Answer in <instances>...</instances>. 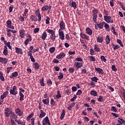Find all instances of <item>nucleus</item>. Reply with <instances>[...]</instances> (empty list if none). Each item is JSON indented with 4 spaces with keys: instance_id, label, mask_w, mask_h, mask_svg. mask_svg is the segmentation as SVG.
I'll list each match as a JSON object with an SVG mask.
<instances>
[{
    "instance_id": "nucleus-64",
    "label": "nucleus",
    "mask_w": 125,
    "mask_h": 125,
    "mask_svg": "<svg viewBox=\"0 0 125 125\" xmlns=\"http://www.w3.org/2000/svg\"><path fill=\"white\" fill-rule=\"evenodd\" d=\"M49 20H50V19L48 17H46V24H49Z\"/></svg>"
},
{
    "instance_id": "nucleus-31",
    "label": "nucleus",
    "mask_w": 125,
    "mask_h": 125,
    "mask_svg": "<svg viewBox=\"0 0 125 125\" xmlns=\"http://www.w3.org/2000/svg\"><path fill=\"white\" fill-rule=\"evenodd\" d=\"M98 102H104L105 101V99L103 98V96L102 95H100L99 96V98L97 99Z\"/></svg>"
},
{
    "instance_id": "nucleus-62",
    "label": "nucleus",
    "mask_w": 125,
    "mask_h": 125,
    "mask_svg": "<svg viewBox=\"0 0 125 125\" xmlns=\"http://www.w3.org/2000/svg\"><path fill=\"white\" fill-rule=\"evenodd\" d=\"M90 55H94V50L92 48L90 49Z\"/></svg>"
},
{
    "instance_id": "nucleus-7",
    "label": "nucleus",
    "mask_w": 125,
    "mask_h": 125,
    "mask_svg": "<svg viewBox=\"0 0 125 125\" xmlns=\"http://www.w3.org/2000/svg\"><path fill=\"white\" fill-rule=\"evenodd\" d=\"M83 66V63L81 62H76L74 63L73 67L75 68L76 70L77 71V70H79L80 68H82Z\"/></svg>"
},
{
    "instance_id": "nucleus-30",
    "label": "nucleus",
    "mask_w": 125,
    "mask_h": 125,
    "mask_svg": "<svg viewBox=\"0 0 125 125\" xmlns=\"http://www.w3.org/2000/svg\"><path fill=\"white\" fill-rule=\"evenodd\" d=\"M104 24H105V22H102L97 24V26L98 28H99V29H103V27H104Z\"/></svg>"
},
{
    "instance_id": "nucleus-41",
    "label": "nucleus",
    "mask_w": 125,
    "mask_h": 125,
    "mask_svg": "<svg viewBox=\"0 0 125 125\" xmlns=\"http://www.w3.org/2000/svg\"><path fill=\"white\" fill-rule=\"evenodd\" d=\"M44 79L43 78H42L41 80H40V84L42 86H44L45 85V84L44 83Z\"/></svg>"
},
{
    "instance_id": "nucleus-42",
    "label": "nucleus",
    "mask_w": 125,
    "mask_h": 125,
    "mask_svg": "<svg viewBox=\"0 0 125 125\" xmlns=\"http://www.w3.org/2000/svg\"><path fill=\"white\" fill-rule=\"evenodd\" d=\"M91 81H92V82H94L95 83H97L98 81H99V79H98L97 77H94L91 78Z\"/></svg>"
},
{
    "instance_id": "nucleus-56",
    "label": "nucleus",
    "mask_w": 125,
    "mask_h": 125,
    "mask_svg": "<svg viewBox=\"0 0 125 125\" xmlns=\"http://www.w3.org/2000/svg\"><path fill=\"white\" fill-rule=\"evenodd\" d=\"M111 111H112V112H114V113H116L117 108L115 106H112L111 108Z\"/></svg>"
},
{
    "instance_id": "nucleus-38",
    "label": "nucleus",
    "mask_w": 125,
    "mask_h": 125,
    "mask_svg": "<svg viewBox=\"0 0 125 125\" xmlns=\"http://www.w3.org/2000/svg\"><path fill=\"white\" fill-rule=\"evenodd\" d=\"M61 97H62V96H61V94H60V91L58 90L57 95L56 96V98H57V99H59V98H61Z\"/></svg>"
},
{
    "instance_id": "nucleus-10",
    "label": "nucleus",
    "mask_w": 125,
    "mask_h": 125,
    "mask_svg": "<svg viewBox=\"0 0 125 125\" xmlns=\"http://www.w3.org/2000/svg\"><path fill=\"white\" fill-rule=\"evenodd\" d=\"M51 5L48 6V5H46L42 8V11H45L48 10V12H50V10H51Z\"/></svg>"
},
{
    "instance_id": "nucleus-23",
    "label": "nucleus",
    "mask_w": 125,
    "mask_h": 125,
    "mask_svg": "<svg viewBox=\"0 0 125 125\" xmlns=\"http://www.w3.org/2000/svg\"><path fill=\"white\" fill-rule=\"evenodd\" d=\"M95 71L98 73V74H101V75H104V71L103 69L100 68H95Z\"/></svg>"
},
{
    "instance_id": "nucleus-25",
    "label": "nucleus",
    "mask_w": 125,
    "mask_h": 125,
    "mask_svg": "<svg viewBox=\"0 0 125 125\" xmlns=\"http://www.w3.org/2000/svg\"><path fill=\"white\" fill-rule=\"evenodd\" d=\"M18 76V72L15 71L12 73L11 76H10V79H14V78H16Z\"/></svg>"
},
{
    "instance_id": "nucleus-28",
    "label": "nucleus",
    "mask_w": 125,
    "mask_h": 125,
    "mask_svg": "<svg viewBox=\"0 0 125 125\" xmlns=\"http://www.w3.org/2000/svg\"><path fill=\"white\" fill-rule=\"evenodd\" d=\"M47 37V34L46 33V32H44L42 34L41 39L42 40H43V41H45V39H46Z\"/></svg>"
},
{
    "instance_id": "nucleus-47",
    "label": "nucleus",
    "mask_w": 125,
    "mask_h": 125,
    "mask_svg": "<svg viewBox=\"0 0 125 125\" xmlns=\"http://www.w3.org/2000/svg\"><path fill=\"white\" fill-rule=\"evenodd\" d=\"M42 102L43 104L45 105H49V101H47V100L46 99L42 100Z\"/></svg>"
},
{
    "instance_id": "nucleus-55",
    "label": "nucleus",
    "mask_w": 125,
    "mask_h": 125,
    "mask_svg": "<svg viewBox=\"0 0 125 125\" xmlns=\"http://www.w3.org/2000/svg\"><path fill=\"white\" fill-rule=\"evenodd\" d=\"M75 61H78V62H83V60L81 57H77L75 59Z\"/></svg>"
},
{
    "instance_id": "nucleus-57",
    "label": "nucleus",
    "mask_w": 125,
    "mask_h": 125,
    "mask_svg": "<svg viewBox=\"0 0 125 125\" xmlns=\"http://www.w3.org/2000/svg\"><path fill=\"white\" fill-rule=\"evenodd\" d=\"M38 21L41 22L42 21V17L41 16V13L39 12L38 13Z\"/></svg>"
},
{
    "instance_id": "nucleus-21",
    "label": "nucleus",
    "mask_w": 125,
    "mask_h": 125,
    "mask_svg": "<svg viewBox=\"0 0 125 125\" xmlns=\"http://www.w3.org/2000/svg\"><path fill=\"white\" fill-rule=\"evenodd\" d=\"M15 50H16V53H17L18 54H23V51L22 49L16 47Z\"/></svg>"
},
{
    "instance_id": "nucleus-17",
    "label": "nucleus",
    "mask_w": 125,
    "mask_h": 125,
    "mask_svg": "<svg viewBox=\"0 0 125 125\" xmlns=\"http://www.w3.org/2000/svg\"><path fill=\"white\" fill-rule=\"evenodd\" d=\"M70 2H71V3L69 5H70L71 7H73L74 9H76L77 3L75 1H73V0H70Z\"/></svg>"
},
{
    "instance_id": "nucleus-34",
    "label": "nucleus",
    "mask_w": 125,
    "mask_h": 125,
    "mask_svg": "<svg viewBox=\"0 0 125 125\" xmlns=\"http://www.w3.org/2000/svg\"><path fill=\"white\" fill-rule=\"evenodd\" d=\"M90 94L92 96H97V92L95 90H91L90 91Z\"/></svg>"
},
{
    "instance_id": "nucleus-46",
    "label": "nucleus",
    "mask_w": 125,
    "mask_h": 125,
    "mask_svg": "<svg viewBox=\"0 0 125 125\" xmlns=\"http://www.w3.org/2000/svg\"><path fill=\"white\" fill-rule=\"evenodd\" d=\"M50 104L52 106H55V102L53 98H51L50 100Z\"/></svg>"
},
{
    "instance_id": "nucleus-48",
    "label": "nucleus",
    "mask_w": 125,
    "mask_h": 125,
    "mask_svg": "<svg viewBox=\"0 0 125 125\" xmlns=\"http://www.w3.org/2000/svg\"><path fill=\"white\" fill-rule=\"evenodd\" d=\"M117 42H118L119 43V44H120V46H121V47H124V44L123 43H122V40H121L120 39H117Z\"/></svg>"
},
{
    "instance_id": "nucleus-49",
    "label": "nucleus",
    "mask_w": 125,
    "mask_h": 125,
    "mask_svg": "<svg viewBox=\"0 0 125 125\" xmlns=\"http://www.w3.org/2000/svg\"><path fill=\"white\" fill-rule=\"evenodd\" d=\"M111 69L112 71H114V72H117L118 71V69H117V67H116L115 65H112L111 66Z\"/></svg>"
},
{
    "instance_id": "nucleus-35",
    "label": "nucleus",
    "mask_w": 125,
    "mask_h": 125,
    "mask_svg": "<svg viewBox=\"0 0 125 125\" xmlns=\"http://www.w3.org/2000/svg\"><path fill=\"white\" fill-rule=\"evenodd\" d=\"M104 28H105L106 31L110 32V26H109V24L106 22L104 23Z\"/></svg>"
},
{
    "instance_id": "nucleus-50",
    "label": "nucleus",
    "mask_w": 125,
    "mask_h": 125,
    "mask_svg": "<svg viewBox=\"0 0 125 125\" xmlns=\"http://www.w3.org/2000/svg\"><path fill=\"white\" fill-rule=\"evenodd\" d=\"M69 72L71 74H73L74 72H75V68L73 67H70L68 69Z\"/></svg>"
},
{
    "instance_id": "nucleus-18",
    "label": "nucleus",
    "mask_w": 125,
    "mask_h": 125,
    "mask_svg": "<svg viewBox=\"0 0 125 125\" xmlns=\"http://www.w3.org/2000/svg\"><path fill=\"white\" fill-rule=\"evenodd\" d=\"M8 93H9V92H8V91H5L3 93V94L0 96V99H1V100H3L4 98H5L7 96V95H8Z\"/></svg>"
},
{
    "instance_id": "nucleus-33",
    "label": "nucleus",
    "mask_w": 125,
    "mask_h": 125,
    "mask_svg": "<svg viewBox=\"0 0 125 125\" xmlns=\"http://www.w3.org/2000/svg\"><path fill=\"white\" fill-rule=\"evenodd\" d=\"M19 95L20 96V101H21V102H22V101H23V100H24V94H23V93H22V92H20Z\"/></svg>"
},
{
    "instance_id": "nucleus-27",
    "label": "nucleus",
    "mask_w": 125,
    "mask_h": 125,
    "mask_svg": "<svg viewBox=\"0 0 125 125\" xmlns=\"http://www.w3.org/2000/svg\"><path fill=\"white\" fill-rule=\"evenodd\" d=\"M3 54L6 56L8 54V50L7 49V47L6 46H4V49L3 51Z\"/></svg>"
},
{
    "instance_id": "nucleus-26",
    "label": "nucleus",
    "mask_w": 125,
    "mask_h": 125,
    "mask_svg": "<svg viewBox=\"0 0 125 125\" xmlns=\"http://www.w3.org/2000/svg\"><path fill=\"white\" fill-rule=\"evenodd\" d=\"M30 20H31V21H34V22H37V21H38V18H37L36 16L32 15L30 16Z\"/></svg>"
},
{
    "instance_id": "nucleus-37",
    "label": "nucleus",
    "mask_w": 125,
    "mask_h": 125,
    "mask_svg": "<svg viewBox=\"0 0 125 125\" xmlns=\"http://www.w3.org/2000/svg\"><path fill=\"white\" fill-rule=\"evenodd\" d=\"M31 41H32V39H31V38L26 39L24 42L25 46H27V45H28V43H29V42H31Z\"/></svg>"
},
{
    "instance_id": "nucleus-40",
    "label": "nucleus",
    "mask_w": 125,
    "mask_h": 125,
    "mask_svg": "<svg viewBox=\"0 0 125 125\" xmlns=\"http://www.w3.org/2000/svg\"><path fill=\"white\" fill-rule=\"evenodd\" d=\"M64 78V74L60 72L59 76L58 77L59 80H62Z\"/></svg>"
},
{
    "instance_id": "nucleus-54",
    "label": "nucleus",
    "mask_w": 125,
    "mask_h": 125,
    "mask_svg": "<svg viewBox=\"0 0 125 125\" xmlns=\"http://www.w3.org/2000/svg\"><path fill=\"white\" fill-rule=\"evenodd\" d=\"M34 116V113H32L30 114L27 118V121H29L31 119V118Z\"/></svg>"
},
{
    "instance_id": "nucleus-1",
    "label": "nucleus",
    "mask_w": 125,
    "mask_h": 125,
    "mask_svg": "<svg viewBox=\"0 0 125 125\" xmlns=\"http://www.w3.org/2000/svg\"><path fill=\"white\" fill-rule=\"evenodd\" d=\"M47 33L51 34V36L50 37V40L52 41V42H55V40H56V35H55V31H53L52 29H47L46 30Z\"/></svg>"
},
{
    "instance_id": "nucleus-13",
    "label": "nucleus",
    "mask_w": 125,
    "mask_h": 125,
    "mask_svg": "<svg viewBox=\"0 0 125 125\" xmlns=\"http://www.w3.org/2000/svg\"><path fill=\"white\" fill-rule=\"evenodd\" d=\"M20 36L21 39H24L25 37V35H26V32H25V30L24 29H21L19 31Z\"/></svg>"
},
{
    "instance_id": "nucleus-19",
    "label": "nucleus",
    "mask_w": 125,
    "mask_h": 125,
    "mask_svg": "<svg viewBox=\"0 0 125 125\" xmlns=\"http://www.w3.org/2000/svg\"><path fill=\"white\" fill-rule=\"evenodd\" d=\"M8 61V60L6 59V58H0V63H2V64H6Z\"/></svg>"
},
{
    "instance_id": "nucleus-51",
    "label": "nucleus",
    "mask_w": 125,
    "mask_h": 125,
    "mask_svg": "<svg viewBox=\"0 0 125 125\" xmlns=\"http://www.w3.org/2000/svg\"><path fill=\"white\" fill-rule=\"evenodd\" d=\"M47 83H48V85H49V86H51L52 85V81H51V79H48L47 81Z\"/></svg>"
},
{
    "instance_id": "nucleus-29",
    "label": "nucleus",
    "mask_w": 125,
    "mask_h": 125,
    "mask_svg": "<svg viewBox=\"0 0 125 125\" xmlns=\"http://www.w3.org/2000/svg\"><path fill=\"white\" fill-rule=\"evenodd\" d=\"M45 112H44V111H43V110H41V114L39 116V118L40 119H42V118H43V117H45Z\"/></svg>"
},
{
    "instance_id": "nucleus-36",
    "label": "nucleus",
    "mask_w": 125,
    "mask_h": 125,
    "mask_svg": "<svg viewBox=\"0 0 125 125\" xmlns=\"http://www.w3.org/2000/svg\"><path fill=\"white\" fill-rule=\"evenodd\" d=\"M65 113H66V111H65V110H62V112L61 115V117H60V119L61 120H63V119H64V117L65 116Z\"/></svg>"
},
{
    "instance_id": "nucleus-24",
    "label": "nucleus",
    "mask_w": 125,
    "mask_h": 125,
    "mask_svg": "<svg viewBox=\"0 0 125 125\" xmlns=\"http://www.w3.org/2000/svg\"><path fill=\"white\" fill-rule=\"evenodd\" d=\"M104 41V38H103V37H98L97 38V42H99V43H102Z\"/></svg>"
},
{
    "instance_id": "nucleus-44",
    "label": "nucleus",
    "mask_w": 125,
    "mask_h": 125,
    "mask_svg": "<svg viewBox=\"0 0 125 125\" xmlns=\"http://www.w3.org/2000/svg\"><path fill=\"white\" fill-rule=\"evenodd\" d=\"M49 51L51 53H54L55 52V47H52L49 48Z\"/></svg>"
},
{
    "instance_id": "nucleus-61",
    "label": "nucleus",
    "mask_w": 125,
    "mask_h": 125,
    "mask_svg": "<svg viewBox=\"0 0 125 125\" xmlns=\"http://www.w3.org/2000/svg\"><path fill=\"white\" fill-rule=\"evenodd\" d=\"M32 52L33 51H30L27 52V55L30 57V58L33 57V55L32 54Z\"/></svg>"
},
{
    "instance_id": "nucleus-4",
    "label": "nucleus",
    "mask_w": 125,
    "mask_h": 125,
    "mask_svg": "<svg viewBox=\"0 0 125 125\" xmlns=\"http://www.w3.org/2000/svg\"><path fill=\"white\" fill-rule=\"evenodd\" d=\"M4 115L6 118H9L10 115H11L12 113H13V112L11 111V109H10L9 107L5 108L4 109Z\"/></svg>"
},
{
    "instance_id": "nucleus-43",
    "label": "nucleus",
    "mask_w": 125,
    "mask_h": 125,
    "mask_svg": "<svg viewBox=\"0 0 125 125\" xmlns=\"http://www.w3.org/2000/svg\"><path fill=\"white\" fill-rule=\"evenodd\" d=\"M34 64L35 70H39L40 69V64L38 62H35Z\"/></svg>"
},
{
    "instance_id": "nucleus-16",
    "label": "nucleus",
    "mask_w": 125,
    "mask_h": 125,
    "mask_svg": "<svg viewBox=\"0 0 125 125\" xmlns=\"http://www.w3.org/2000/svg\"><path fill=\"white\" fill-rule=\"evenodd\" d=\"M49 121V118H48V116H46L45 118H44L42 121V124L43 125H47V124Z\"/></svg>"
},
{
    "instance_id": "nucleus-20",
    "label": "nucleus",
    "mask_w": 125,
    "mask_h": 125,
    "mask_svg": "<svg viewBox=\"0 0 125 125\" xmlns=\"http://www.w3.org/2000/svg\"><path fill=\"white\" fill-rule=\"evenodd\" d=\"M94 47V49L95 51H96V52H100V51H101V49L99 47V45L95 44Z\"/></svg>"
},
{
    "instance_id": "nucleus-32",
    "label": "nucleus",
    "mask_w": 125,
    "mask_h": 125,
    "mask_svg": "<svg viewBox=\"0 0 125 125\" xmlns=\"http://www.w3.org/2000/svg\"><path fill=\"white\" fill-rule=\"evenodd\" d=\"M110 36L106 35L105 38V44H109L110 43Z\"/></svg>"
},
{
    "instance_id": "nucleus-39",
    "label": "nucleus",
    "mask_w": 125,
    "mask_h": 125,
    "mask_svg": "<svg viewBox=\"0 0 125 125\" xmlns=\"http://www.w3.org/2000/svg\"><path fill=\"white\" fill-rule=\"evenodd\" d=\"M0 80L2 81V82H4V77H3V73L1 72V71L0 72Z\"/></svg>"
},
{
    "instance_id": "nucleus-12",
    "label": "nucleus",
    "mask_w": 125,
    "mask_h": 125,
    "mask_svg": "<svg viewBox=\"0 0 125 125\" xmlns=\"http://www.w3.org/2000/svg\"><path fill=\"white\" fill-rule=\"evenodd\" d=\"M60 30H65L66 28V25L65 24V22H64V21L62 20L60 23Z\"/></svg>"
},
{
    "instance_id": "nucleus-60",
    "label": "nucleus",
    "mask_w": 125,
    "mask_h": 125,
    "mask_svg": "<svg viewBox=\"0 0 125 125\" xmlns=\"http://www.w3.org/2000/svg\"><path fill=\"white\" fill-rule=\"evenodd\" d=\"M101 60L104 62H106L107 61V60L105 59V57H104V56H101Z\"/></svg>"
},
{
    "instance_id": "nucleus-2",
    "label": "nucleus",
    "mask_w": 125,
    "mask_h": 125,
    "mask_svg": "<svg viewBox=\"0 0 125 125\" xmlns=\"http://www.w3.org/2000/svg\"><path fill=\"white\" fill-rule=\"evenodd\" d=\"M11 115H12V117H13V118H14L15 122H16V123H17V124H18L19 125H26L25 122H22L21 120L17 119H18L17 115H16V114H15V113H12Z\"/></svg>"
},
{
    "instance_id": "nucleus-15",
    "label": "nucleus",
    "mask_w": 125,
    "mask_h": 125,
    "mask_svg": "<svg viewBox=\"0 0 125 125\" xmlns=\"http://www.w3.org/2000/svg\"><path fill=\"white\" fill-rule=\"evenodd\" d=\"M15 113L16 114H18V116L20 117L23 115V111H22V110H21V109H20L19 108L16 109Z\"/></svg>"
},
{
    "instance_id": "nucleus-5",
    "label": "nucleus",
    "mask_w": 125,
    "mask_h": 125,
    "mask_svg": "<svg viewBox=\"0 0 125 125\" xmlns=\"http://www.w3.org/2000/svg\"><path fill=\"white\" fill-rule=\"evenodd\" d=\"M10 94L11 95H16V94H18L17 86L16 85H14L12 89H10Z\"/></svg>"
},
{
    "instance_id": "nucleus-8",
    "label": "nucleus",
    "mask_w": 125,
    "mask_h": 125,
    "mask_svg": "<svg viewBox=\"0 0 125 125\" xmlns=\"http://www.w3.org/2000/svg\"><path fill=\"white\" fill-rule=\"evenodd\" d=\"M59 36L60 40L62 41H64L65 40V35H64V32L61 29L59 30Z\"/></svg>"
},
{
    "instance_id": "nucleus-53",
    "label": "nucleus",
    "mask_w": 125,
    "mask_h": 125,
    "mask_svg": "<svg viewBox=\"0 0 125 125\" xmlns=\"http://www.w3.org/2000/svg\"><path fill=\"white\" fill-rule=\"evenodd\" d=\"M13 69V67L10 66V67H8L6 68L7 70V74H9V73L10 72V71H11V69Z\"/></svg>"
},
{
    "instance_id": "nucleus-63",
    "label": "nucleus",
    "mask_w": 125,
    "mask_h": 125,
    "mask_svg": "<svg viewBox=\"0 0 125 125\" xmlns=\"http://www.w3.org/2000/svg\"><path fill=\"white\" fill-rule=\"evenodd\" d=\"M40 31V29L39 28H36L34 29V34H37V33H39Z\"/></svg>"
},
{
    "instance_id": "nucleus-6",
    "label": "nucleus",
    "mask_w": 125,
    "mask_h": 125,
    "mask_svg": "<svg viewBox=\"0 0 125 125\" xmlns=\"http://www.w3.org/2000/svg\"><path fill=\"white\" fill-rule=\"evenodd\" d=\"M104 19L105 22H107V23H111L112 24L114 22V21H113L112 17L111 16H104Z\"/></svg>"
},
{
    "instance_id": "nucleus-3",
    "label": "nucleus",
    "mask_w": 125,
    "mask_h": 125,
    "mask_svg": "<svg viewBox=\"0 0 125 125\" xmlns=\"http://www.w3.org/2000/svg\"><path fill=\"white\" fill-rule=\"evenodd\" d=\"M98 10L96 9L92 10L93 21L94 23H97V14H98Z\"/></svg>"
},
{
    "instance_id": "nucleus-52",
    "label": "nucleus",
    "mask_w": 125,
    "mask_h": 125,
    "mask_svg": "<svg viewBox=\"0 0 125 125\" xmlns=\"http://www.w3.org/2000/svg\"><path fill=\"white\" fill-rule=\"evenodd\" d=\"M111 32L113 33L114 35H115L116 36L117 32H116V29H115V27H114V26L111 27Z\"/></svg>"
},
{
    "instance_id": "nucleus-59",
    "label": "nucleus",
    "mask_w": 125,
    "mask_h": 125,
    "mask_svg": "<svg viewBox=\"0 0 125 125\" xmlns=\"http://www.w3.org/2000/svg\"><path fill=\"white\" fill-rule=\"evenodd\" d=\"M120 46L119 45H115L113 47V50H117V49H119L120 48Z\"/></svg>"
},
{
    "instance_id": "nucleus-11",
    "label": "nucleus",
    "mask_w": 125,
    "mask_h": 125,
    "mask_svg": "<svg viewBox=\"0 0 125 125\" xmlns=\"http://www.w3.org/2000/svg\"><path fill=\"white\" fill-rule=\"evenodd\" d=\"M80 37L82 39L86 40L87 41H89V37L85 33H80Z\"/></svg>"
},
{
    "instance_id": "nucleus-22",
    "label": "nucleus",
    "mask_w": 125,
    "mask_h": 125,
    "mask_svg": "<svg viewBox=\"0 0 125 125\" xmlns=\"http://www.w3.org/2000/svg\"><path fill=\"white\" fill-rule=\"evenodd\" d=\"M85 33L89 35V36H91L92 35V30L89 27H87L85 29Z\"/></svg>"
},
{
    "instance_id": "nucleus-14",
    "label": "nucleus",
    "mask_w": 125,
    "mask_h": 125,
    "mask_svg": "<svg viewBox=\"0 0 125 125\" xmlns=\"http://www.w3.org/2000/svg\"><path fill=\"white\" fill-rule=\"evenodd\" d=\"M66 56V54L64 53H61L60 54L57 55L56 57L57 59H62V58H64Z\"/></svg>"
},
{
    "instance_id": "nucleus-9",
    "label": "nucleus",
    "mask_w": 125,
    "mask_h": 125,
    "mask_svg": "<svg viewBox=\"0 0 125 125\" xmlns=\"http://www.w3.org/2000/svg\"><path fill=\"white\" fill-rule=\"evenodd\" d=\"M6 23L7 24V28H9V29H12L13 30L14 29V26L12 25V22L10 21V20H8Z\"/></svg>"
},
{
    "instance_id": "nucleus-58",
    "label": "nucleus",
    "mask_w": 125,
    "mask_h": 125,
    "mask_svg": "<svg viewBox=\"0 0 125 125\" xmlns=\"http://www.w3.org/2000/svg\"><path fill=\"white\" fill-rule=\"evenodd\" d=\"M7 47H8V48L9 49H10L11 50H12V47H11V45H10V42H8L7 43Z\"/></svg>"
},
{
    "instance_id": "nucleus-45",
    "label": "nucleus",
    "mask_w": 125,
    "mask_h": 125,
    "mask_svg": "<svg viewBox=\"0 0 125 125\" xmlns=\"http://www.w3.org/2000/svg\"><path fill=\"white\" fill-rule=\"evenodd\" d=\"M89 59L90 61H92L93 62L96 61V59L92 56L89 57Z\"/></svg>"
}]
</instances>
